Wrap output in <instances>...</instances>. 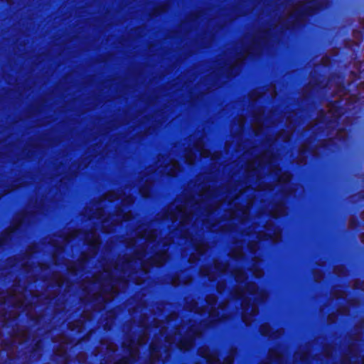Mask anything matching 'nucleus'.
Listing matches in <instances>:
<instances>
[{
  "label": "nucleus",
  "instance_id": "nucleus-1",
  "mask_svg": "<svg viewBox=\"0 0 364 364\" xmlns=\"http://www.w3.org/2000/svg\"><path fill=\"white\" fill-rule=\"evenodd\" d=\"M151 225H140L136 230V237L127 243L129 248L135 247L129 258L119 259L113 269H107L99 276L95 275L90 285L99 284L100 290L94 294V300L107 303L112 301L120 289H125L130 281L136 284L143 283L140 275H147L150 267H161L168 259L167 249L173 240L169 237L158 238L156 229Z\"/></svg>",
  "mask_w": 364,
  "mask_h": 364
},
{
  "label": "nucleus",
  "instance_id": "nucleus-2",
  "mask_svg": "<svg viewBox=\"0 0 364 364\" xmlns=\"http://www.w3.org/2000/svg\"><path fill=\"white\" fill-rule=\"evenodd\" d=\"M223 188H215L210 185L203 186L199 194V201L195 203L189 200H186L183 205H177L175 211H168L166 219L171 220L172 223L179 220V228L174 230L171 235H176L181 232V237L185 240V245L191 246L196 251L191 254L188 259L190 263H193L198 259L199 256L207 250V245L203 240H198L191 236L186 226L193 220V215L208 214L217 210L219 208L228 202L229 206L234 204V209L229 210L226 215L229 220H237L239 223H244L248 218L250 210L253 204L252 198L248 199L245 204L240 200L244 193L247 191H240V194L234 199L230 198L232 192L225 190V196Z\"/></svg>",
  "mask_w": 364,
  "mask_h": 364
},
{
  "label": "nucleus",
  "instance_id": "nucleus-3",
  "mask_svg": "<svg viewBox=\"0 0 364 364\" xmlns=\"http://www.w3.org/2000/svg\"><path fill=\"white\" fill-rule=\"evenodd\" d=\"M232 274L238 286L231 293L232 297L241 299L242 318L246 326H250L258 314V304L267 299V294L263 290H258L254 283H245L247 277L240 269H234Z\"/></svg>",
  "mask_w": 364,
  "mask_h": 364
},
{
  "label": "nucleus",
  "instance_id": "nucleus-4",
  "mask_svg": "<svg viewBox=\"0 0 364 364\" xmlns=\"http://www.w3.org/2000/svg\"><path fill=\"white\" fill-rule=\"evenodd\" d=\"M200 326H201V323ZM155 327L161 328L159 332L160 337H164L165 341L170 344L176 343L177 347L181 350H190L194 345V339L196 337L200 336L202 333L200 326L192 325L187 331L186 335L182 338H178V337L180 336L178 333L181 331V328H177L173 336H165L168 327L163 326L161 322L160 323H157Z\"/></svg>",
  "mask_w": 364,
  "mask_h": 364
},
{
  "label": "nucleus",
  "instance_id": "nucleus-5",
  "mask_svg": "<svg viewBox=\"0 0 364 364\" xmlns=\"http://www.w3.org/2000/svg\"><path fill=\"white\" fill-rule=\"evenodd\" d=\"M217 299L214 295H208L206 297L207 306L205 308H199L198 303L193 300H188L186 299L185 307L190 311H194L198 314H203L205 311L208 312L209 319L211 322L220 321L226 319L225 315V305H220L218 309H214L213 306L216 304Z\"/></svg>",
  "mask_w": 364,
  "mask_h": 364
},
{
  "label": "nucleus",
  "instance_id": "nucleus-6",
  "mask_svg": "<svg viewBox=\"0 0 364 364\" xmlns=\"http://www.w3.org/2000/svg\"><path fill=\"white\" fill-rule=\"evenodd\" d=\"M327 0H314L300 2L297 4L289 14L287 19L294 18V24L304 19L306 16L313 14L316 11L321 9L318 4L326 2Z\"/></svg>",
  "mask_w": 364,
  "mask_h": 364
},
{
  "label": "nucleus",
  "instance_id": "nucleus-7",
  "mask_svg": "<svg viewBox=\"0 0 364 364\" xmlns=\"http://www.w3.org/2000/svg\"><path fill=\"white\" fill-rule=\"evenodd\" d=\"M274 163V158L270 156L269 152L257 156L252 161L248 162L247 165V171L248 172L255 171L257 175L260 173L266 166Z\"/></svg>",
  "mask_w": 364,
  "mask_h": 364
},
{
  "label": "nucleus",
  "instance_id": "nucleus-8",
  "mask_svg": "<svg viewBox=\"0 0 364 364\" xmlns=\"http://www.w3.org/2000/svg\"><path fill=\"white\" fill-rule=\"evenodd\" d=\"M235 353V352L231 353V354L224 360L222 364H232ZM198 353L201 357L206 360L208 364H220L218 353L215 351H210L208 347H201L198 350Z\"/></svg>",
  "mask_w": 364,
  "mask_h": 364
},
{
  "label": "nucleus",
  "instance_id": "nucleus-9",
  "mask_svg": "<svg viewBox=\"0 0 364 364\" xmlns=\"http://www.w3.org/2000/svg\"><path fill=\"white\" fill-rule=\"evenodd\" d=\"M134 198L131 196H127L122 200L123 208H119L117 213L109 218V220L114 221L115 224L122 223L123 221H128L132 218V214L130 210L126 211L125 206L134 203Z\"/></svg>",
  "mask_w": 364,
  "mask_h": 364
},
{
  "label": "nucleus",
  "instance_id": "nucleus-10",
  "mask_svg": "<svg viewBox=\"0 0 364 364\" xmlns=\"http://www.w3.org/2000/svg\"><path fill=\"white\" fill-rule=\"evenodd\" d=\"M227 269V264H223L218 261H214L213 267L201 268L200 274L203 276H207L210 281H213L221 274L225 272Z\"/></svg>",
  "mask_w": 364,
  "mask_h": 364
},
{
  "label": "nucleus",
  "instance_id": "nucleus-11",
  "mask_svg": "<svg viewBox=\"0 0 364 364\" xmlns=\"http://www.w3.org/2000/svg\"><path fill=\"white\" fill-rule=\"evenodd\" d=\"M85 240L89 245V249L90 251V255L85 256L83 255L82 261L85 262L88 259L89 257H92L97 255L99 245H100V237L97 234L95 230H91L88 232H86L84 237Z\"/></svg>",
  "mask_w": 364,
  "mask_h": 364
},
{
  "label": "nucleus",
  "instance_id": "nucleus-12",
  "mask_svg": "<svg viewBox=\"0 0 364 364\" xmlns=\"http://www.w3.org/2000/svg\"><path fill=\"white\" fill-rule=\"evenodd\" d=\"M282 232L280 229L269 223L265 226V233L259 232L257 238L259 240H271L276 243L281 240Z\"/></svg>",
  "mask_w": 364,
  "mask_h": 364
},
{
  "label": "nucleus",
  "instance_id": "nucleus-13",
  "mask_svg": "<svg viewBox=\"0 0 364 364\" xmlns=\"http://www.w3.org/2000/svg\"><path fill=\"white\" fill-rule=\"evenodd\" d=\"M181 171L179 164L176 161H171L170 163L164 167V172L171 176H175Z\"/></svg>",
  "mask_w": 364,
  "mask_h": 364
},
{
  "label": "nucleus",
  "instance_id": "nucleus-14",
  "mask_svg": "<svg viewBox=\"0 0 364 364\" xmlns=\"http://www.w3.org/2000/svg\"><path fill=\"white\" fill-rule=\"evenodd\" d=\"M287 214V209L284 203L276 204L271 210V215L274 218L284 216Z\"/></svg>",
  "mask_w": 364,
  "mask_h": 364
},
{
  "label": "nucleus",
  "instance_id": "nucleus-15",
  "mask_svg": "<svg viewBox=\"0 0 364 364\" xmlns=\"http://www.w3.org/2000/svg\"><path fill=\"white\" fill-rule=\"evenodd\" d=\"M259 331L262 335L268 336L272 338H277V336L282 335L284 332L283 330H279L275 333H272V329H271L269 325L267 323H264V324L261 325V326L259 328Z\"/></svg>",
  "mask_w": 364,
  "mask_h": 364
},
{
  "label": "nucleus",
  "instance_id": "nucleus-16",
  "mask_svg": "<svg viewBox=\"0 0 364 364\" xmlns=\"http://www.w3.org/2000/svg\"><path fill=\"white\" fill-rule=\"evenodd\" d=\"M259 259H258L256 257L253 259V264L252 265L250 270L252 271L254 277L256 278H260L264 274L262 269L259 267Z\"/></svg>",
  "mask_w": 364,
  "mask_h": 364
},
{
  "label": "nucleus",
  "instance_id": "nucleus-17",
  "mask_svg": "<svg viewBox=\"0 0 364 364\" xmlns=\"http://www.w3.org/2000/svg\"><path fill=\"white\" fill-rule=\"evenodd\" d=\"M138 355H139V349H138L137 346L134 347V348L131 347L130 358H123V359L120 360L119 361H118L117 363H116L115 364H129L132 360H136V358H137Z\"/></svg>",
  "mask_w": 364,
  "mask_h": 364
},
{
  "label": "nucleus",
  "instance_id": "nucleus-18",
  "mask_svg": "<svg viewBox=\"0 0 364 364\" xmlns=\"http://www.w3.org/2000/svg\"><path fill=\"white\" fill-rule=\"evenodd\" d=\"M159 351H160V349H159L158 344H156L155 342H152L150 345L151 362L159 360Z\"/></svg>",
  "mask_w": 364,
  "mask_h": 364
},
{
  "label": "nucleus",
  "instance_id": "nucleus-19",
  "mask_svg": "<svg viewBox=\"0 0 364 364\" xmlns=\"http://www.w3.org/2000/svg\"><path fill=\"white\" fill-rule=\"evenodd\" d=\"M194 149H196V151H197L198 152H200V156L202 157H208L210 156V151L207 149H205L203 148V141L201 140L198 141L195 145H194Z\"/></svg>",
  "mask_w": 364,
  "mask_h": 364
},
{
  "label": "nucleus",
  "instance_id": "nucleus-20",
  "mask_svg": "<svg viewBox=\"0 0 364 364\" xmlns=\"http://www.w3.org/2000/svg\"><path fill=\"white\" fill-rule=\"evenodd\" d=\"M252 232H255L256 233V235H256V238H257V241L250 242L247 247H248L249 250L252 253H254L258 249V242L262 241V240H259V239L257 238L258 233L259 232L265 233V230L264 231H259V232H255V230H253Z\"/></svg>",
  "mask_w": 364,
  "mask_h": 364
},
{
  "label": "nucleus",
  "instance_id": "nucleus-21",
  "mask_svg": "<svg viewBox=\"0 0 364 364\" xmlns=\"http://www.w3.org/2000/svg\"><path fill=\"white\" fill-rule=\"evenodd\" d=\"M232 257L239 259L243 256L242 248L241 246H237L236 248L232 249L230 252Z\"/></svg>",
  "mask_w": 364,
  "mask_h": 364
},
{
  "label": "nucleus",
  "instance_id": "nucleus-22",
  "mask_svg": "<svg viewBox=\"0 0 364 364\" xmlns=\"http://www.w3.org/2000/svg\"><path fill=\"white\" fill-rule=\"evenodd\" d=\"M338 104V102H335L334 104L331 105L328 109V114L331 115V117L333 118H338L339 115L341 114L340 112L338 109H336Z\"/></svg>",
  "mask_w": 364,
  "mask_h": 364
},
{
  "label": "nucleus",
  "instance_id": "nucleus-23",
  "mask_svg": "<svg viewBox=\"0 0 364 364\" xmlns=\"http://www.w3.org/2000/svg\"><path fill=\"white\" fill-rule=\"evenodd\" d=\"M291 178V176L289 173H287V172L282 173V174H280L279 176L278 181L279 183H285L290 181Z\"/></svg>",
  "mask_w": 364,
  "mask_h": 364
},
{
  "label": "nucleus",
  "instance_id": "nucleus-24",
  "mask_svg": "<svg viewBox=\"0 0 364 364\" xmlns=\"http://www.w3.org/2000/svg\"><path fill=\"white\" fill-rule=\"evenodd\" d=\"M269 356L272 360L281 361L280 354L278 353L277 350L271 349L269 352Z\"/></svg>",
  "mask_w": 364,
  "mask_h": 364
},
{
  "label": "nucleus",
  "instance_id": "nucleus-25",
  "mask_svg": "<svg viewBox=\"0 0 364 364\" xmlns=\"http://www.w3.org/2000/svg\"><path fill=\"white\" fill-rule=\"evenodd\" d=\"M192 279L191 278H189L188 279H186V280H184V281H181L179 277H175L174 278H173V280H172V284L173 286H178V285H180V284H188L191 282Z\"/></svg>",
  "mask_w": 364,
  "mask_h": 364
},
{
  "label": "nucleus",
  "instance_id": "nucleus-26",
  "mask_svg": "<svg viewBox=\"0 0 364 364\" xmlns=\"http://www.w3.org/2000/svg\"><path fill=\"white\" fill-rule=\"evenodd\" d=\"M195 158H196V156L195 154L192 152V151H188L186 154V162L189 164V165H193L194 164V161H195Z\"/></svg>",
  "mask_w": 364,
  "mask_h": 364
},
{
  "label": "nucleus",
  "instance_id": "nucleus-27",
  "mask_svg": "<svg viewBox=\"0 0 364 364\" xmlns=\"http://www.w3.org/2000/svg\"><path fill=\"white\" fill-rule=\"evenodd\" d=\"M119 197V195L117 194L116 193L114 192H112V191H110V192H108L105 196V200H107L109 201H113L114 200H117L118 199Z\"/></svg>",
  "mask_w": 364,
  "mask_h": 364
},
{
  "label": "nucleus",
  "instance_id": "nucleus-28",
  "mask_svg": "<svg viewBox=\"0 0 364 364\" xmlns=\"http://www.w3.org/2000/svg\"><path fill=\"white\" fill-rule=\"evenodd\" d=\"M148 341V336L146 332H144L139 338L136 346H141L145 344Z\"/></svg>",
  "mask_w": 364,
  "mask_h": 364
},
{
  "label": "nucleus",
  "instance_id": "nucleus-29",
  "mask_svg": "<svg viewBox=\"0 0 364 364\" xmlns=\"http://www.w3.org/2000/svg\"><path fill=\"white\" fill-rule=\"evenodd\" d=\"M150 193V186L146 185L140 188V193L144 198H147L149 196Z\"/></svg>",
  "mask_w": 364,
  "mask_h": 364
},
{
  "label": "nucleus",
  "instance_id": "nucleus-30",
  "mask_svg": "<svg viewBox=\"0 0 364 364\" xmlns=\"http://www.w3.org/2000/svg\"><path fill=\"white\" fill-rule=\"evenodd\" d=\"M80 234V231H78V230H74V231H72L69 235L66 236L63 240L65 242H68V240H70V239L73 238V237H78Z\"/></svg>",
  "mask_w": 364,
  "mask_h": 364
},
{
  "label": "nucleus",
  "instance_id": "nucleus-31",
  "mask_svg": "<svg viewBox=\"0 0 364 364\" xmlns=\"http://www.w3.org/2000/svg\"><path fill=\"white\" fill-rule=\"evenodd\" d=\"M307 358H308L307 353H295L296 359L299 358L301 360L304 361L307 359Z\"/></svg>",
  "mask_w": 364,
  "mask_h": 364
},
{
  "label": "nucleus",
  "instance_id": "nucleus-32",
  "mask_svg": "<svg viewBox=\"0 0 364 364\" xmlns=\"http://www.w3.org/2000/svg\"><path fill=\"white\" fill-rule=\"evenodd\" d=\"M225 288V282H219L217 285V291L219 293H221Z\"/></svg>",
  "mask_w": 364,
  "mask_h": 364
},
{
  "label": "nucleus",
  "instance_id": "nucleus-33",
  "mask_svg": "<svg viewBox=\"0 0 364 364\" xmlns=\"http://www.w3.org/2000/svg\"><path fill=\"white\" fill-rule=\"evenodd\" d=\"M104 210L102 209H97L96 213L94 215V217H96L97 218H101L102 215H103Z\"/></svg>",
  "mask_w": 364,
  "mask_h": 364
},
{
  "label": "nucleus",
  "instance_id": "nucleus-34",
  "mask_svg": "<svg viewBox=\"0 0 364 364\" xmlns=\"http://www.w3.org/2000/svg\"><path fill=\"white\" fill-rule=\"evenodd\" d=\"M245 119L244 117H240L239 119H238V125H239V127L240 129H242L244 124H245Z\"/></svg>",
  "mask_w": 364,
  "mask_h": 364
},
{
  "label": "nucleus",
  "instance_id": "nucleus-35",
  "mask_svg": "<svg viewBox=\"0 0 364 364\" xmlns=\"http://www.w3.org/2000/svg\"><path fill=\"white\" fill-rule=\"evenodd\" d=\"M335 271H336V273L340 276V275L343 274V272H344V268L343 267H336L335 269Z\"/></svg>",
  "mask_w": 364,
  "mask_h": 364
},
{
  "label": "nucleus",
  "instance_id": "nucleus-36",
  "mask_svg": "<svg viewBox=\"0 0 364 364\" xmlns=\"http://www.w3.org/2000/svg\"><path fill=\"white\" fill-rule=\"evenodd\" d=\"M291 138V134L290 133H288L282 139L284 141H287L290 139Z\"/></svg>",
  "mask_w": 364,
  "mask_h": 364
},
{
  "label": "nucleus",
  "instance_id": "nucleus-37",
  "mask_svg": "<svg viewBox=\"0 0 364 364\" xmlns=\"http://www.w3.org/2000/svg\"><path fill=\"white\" fill-rule=\"evenodd\" d=\"M345 294H345V292H344V291H341L339 292V294H338V295H337V296H336V297H338H338H344V296H345Z\"/></svg>",
  "mask_w": 364,
  "mask_h": 364
},
{
  "label": "nucleus",
  "instance_id": "nucleus-38",
  "mask_svg": "<svg viewBox=\"0 0 364 364\" xmlns=\"http://www.w3.org/2000/svg\"><path fill=\"white\" fill-rule=\"evenodd\" d=\"M176 318V315H175V314H174V315H173V314H171V316H170V318L167 321V322H166V323H168L169 322V321H170V320L173 319V318Z\"/></svg>",
  "mask_w": 364,
  "mask_h": 364
},
{
  "label": "nucleus",
  "instance_id": "nucleus-39",
  "mask_svg": "<svg viewBox=\"0 0 364 364\" xmlns=\"http://www.w3.org/2000/svg\"><path fill=\"white\" fill-rule=\"evenodd\" d=\"M333 317H334V316H333V314H332V315H330V316H328V321H329V322H331H331H333Z\"/></svg>",
  "mask_w": 364,
  "mask_h": 364
},
{
  "label": "nucleus",
  "instance_id": "nucleus-40",
  "mask_svg": "<svg viewBox=\"0 0 364 364\" xmlns=\"http://www.w3.org/2000/svg\"><path fill=\"white\" fill-rule=\"evenodd\" d=\"M247 57V53L244 54L242 57L239 58L240 61H242Z\"/></svg>",
  "mask_w": 364,
  "mask_h": 364
},
{
  "label": "nucleus",
  "instance_id": "nucleus-41",
  "mask_svg": "<svg viewBox=\"0 0 364 364\" xmlns=\"http://www.w3.org/2000/svg\"><path fill=\"white\" fill-rule=\"evenodd\" d=\"M141 325L143 326H145L146 325V321H144V319H143L141 321Z\"/></svg>",
  "mask_w": 364,
  "mask_h": 364
},
{
  "label": "nucleus",
  "instance_id": "nucleus-42",
  "mask_svg": "<svg viewBox=\"0 0 364 364\" xmlns=\"http://www.w3.org/2000/svg\"><path fill=\"white\" fill-rule=\"evenodd\" d=\"M22 304V302L21 301H18L15 303V305L17 306H20Z\"/></svg>",
  "mask_w": 364,
  "mask_h": 364
},
{
  "label": "nucleus",
  "instance_id": "nucleus-43",
  "mask_svg": "<svg viewBox=\"0 0 364 364\" xmlns=\"http://www.w3.org/2000/svg\"><path fill=\"white\" fill-rule=\"evenodd\" d=\"M252 233V230H248V231H246V232H245V235H251Z\"/></svg>",
  "mask_w": 364,
  "mask_h": 364
},
{
  "label": "nucleus",
  "instance_id": "nucleus-44",
  "mask_svg": "<svg viewBox=\"0 0 364 364\" xmlns=\"http://www.w3.org/2000/svg\"><path fill=\"white\" fill-rule=\"evenodd\" d=\"M276 95L275 89L274 88L273 92L272 93V97H274Z\"/></svg>",
  "mask_w": 364,
  "mask_h": 364
},
{
  "label": "nucleus",
  "instance_id": "nucleus-45",
  "mask_svg": "<svg viewBox=\"0 0 364 364\" xmlns=\"http://www.w3.org/2000/svg\"><path fill=\"white\" fill-rule=\"evenodd\" d=\"M13 297H14V296H11V297H10V298H9V299H8V300H9V301H10V300H11V301H13V300H14Z\"/></svg>",
  "mask_w": 364,
  "mask_h": 364
},
{
  "label": "nucleus",
  "instance_id": "nucleus-46",
  "mask_svg": "<svg viewBox=\"0 0 364 364\" xmlns=\"http://www.w3.org/2000/svg\"><path fill=\"white\" fill-rule=\"evenodd\" d=\"M342 133H343V132H341L338 133V137H341Z\"/></svg>",
  "mask_w": 364,
  "mask_h": 364
},
{
  "label": "nucleus",
  "instance_id": "nucleus-47",
  "mask_svg": "<svg viewBox=\"0 0 364 364\" xmlns=\"http://www.w3.org/2000/svg\"><path fill=\"white\" fill-rule=\"evenodd\" d=\"M107 222H108V221H103V223H104L103 226H105V224H106Z\"/></svg>",
  "mask_w": 364,
  "mask_h": 364
},
{
  "label": "nucleus",
  "instance_id": "nucleus-48",
  "mask_svg": "<svg viewBox=\"0 0 364 364\" xmlns=\"http://www.w3.org/2000/svg\"><path fill=\"white\" fill-rule=\"evenodd\" d=\"M321 278H322V277L321 276L319 278L316 279V280L319 281Z\"/></svg>",
  "mask_w": 364,
  "mask_h": 364
},
{
  "label": "nucleus",
  "instance_id": "nucleus-49",
  "mask_svg": "<svg viewBox=\"0 0 364 364\" xmlns=\"http://www.w3.org/2000/svg\"><path fill=\"white\" fill-rule=\"evenodd\" d=\"M304 150H301V151L300 154H301H301H304Z\"/></svg>",
  "mask_w": 364,
  "mask_h": 364
},
{
  "label": "nucleus",
  "instance_id": "nucleus-50",
  "mask_svg": "<svg viewBox=\"0 0 364 364\" xmlns=\"http://www.w3.org/2000/svg\"><path fill=\"white\" fill-rule=\"evenodd\" d=\"M362 242H364V235L362 237Z\"/></svg>",
  "mask_w": 364,
  "mask_h": 364
},
{
  "label": "nucleus",
  "instance_id": "nucleus-51",
  "mask_svg": "<svg viewBox=\"0 0 364 364\" xmlns=\"http://www.w3.org/2000/svg\"><path fill=\"white\" fill-rule=\"evenodd\" d=\"M62 284V282L61 281H59L58 282V285H60Z\"/></svg>",
  "mask_w": 364,
  "mask_h": 364
},
{
  "label": "nucleus",
  "instance_id": "nucleus-52",
  "mask_svg": "<svg viewBox=\"0 0 364 364\" xmlns=\"http://www.w3.org/2000/svg\"><path fill=\"white\" fill-rule=\"evenodd\" d=\"M65 343H67V342H65V341L62 342V344H65Z\"/></svg>",
  "mask_w": 364,
  "mask_h": 364
}]
</instances>
